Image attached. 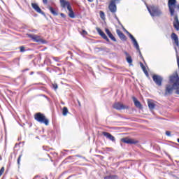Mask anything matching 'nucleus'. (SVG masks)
Returning a JSON list of instances; mask_svg holds the SVG:
<instances>
[{
  "label": "nucleus",
  "mask_w": 179,
  "mask_h": 179,
  "mask_svg": "<svg viewBox=\"0 0 179 179\" xmlns=\"http://www.w3.org/2000/svg\"><path fill=\"white\" fill-rule=\"evenodd\" d=\"M145 5L147 7V9L151 16H160V15H162V11L160 10V9H159V7L154 5L148 6L145 1Z\"/></svg>",
  "instance_id": "1"
},
{
  "label": "nucleus",
  "mask_w": 179,
  "mask_h": 179,
  "mask_svg": "<svg viewBox=\"0 0 179 179\" xmlns=\"http://www.w3.org/2000/svg\"><path fill=\"white\" fill-rule=\"evenodd\" d=\"M34 118L36 121L40 122L41 124H45V125H48L50 124V120L45 117V115L41 113H37L34 115Z\"/></svg>",
  "instance_id": "2"
},
{
  "label": "nucleus",
  "mask_w": 179,
  "mask_h": 179,
  "mask_svg": "<svg viewBox=\"0 0 179 179\" xmlns=\"http://www.w3.org/2000/svg\"><path fill=\"white\" fill-rule=\"evenodd\" d=\"M168 6L171 16H174V12H176L174 8H177V9L179 10V4L177 5V1H169Z\"/></svg>",
  "instance_id": "3"
},
{
  "label": "nucleus",
  "mask_w": 179,
  "mask_h": 179,
  "mask_svg": "<svg viewBox=\"0 0 179 179\" xmlns=\"http://www.w3.org/2000/svg\"><path fill=\"white\" fill-rule=\"evenodd\" d=\"M29 38H31L34 43H38V44H47V41L40 38V36L33 35L31 34H27Z\"/></svg>",
  "instance_id": "4"
},
{
  "label": "nucleus",
  "mask_w": 179,
  "mask_h": 179,
  "mask_svg": "<svg viewBox=\"0 0 179 179\" xmlns=\"http://www.w3.org/2000/svg\"><path fill=\"white\" fill-rule=\"evenodd\" d=\"M152 80L155 82L157 86H162V84L163 83V78L162 76L157 74H154L152 76Z\"/></svg>",
  "instance_id": "5"
},
{
  "label": "nucleus",
  "mask_w": 179,
  "mask_h": 179,
  "mask_svg": "<svg viewBox=\"0 0 179 179\" xmlns=\"http://www.w3.org/2000/svg\"><path fill=\"white\" fill-rule=\"evenodd\" d=\"M113 108L119 111L121 110H128V108H129V107L121 103V102H115L113 105Z\"/></svg>",
  "instance_id": "6"
},
{
  "label": "nucleus",
  "mask_w": 179,
  "mask_h": 179,
  "mask_svg": "<svg viewBox=\"0 0 179 179\" xmlns=\"http://www.w3.org/2000/svg\"><path fill=\"white\" fill-rule=\"evenodd\" d=\"M174 89H176L175 86L171 85L170 84L166 85L164 96H169L170 94H173V91L174 90Z\"/></svg>",
  "instance_id": "7"
},
{
  "label": "nucleus",
  "mask_w": 179,
  "mask_h": 179,
  "mask_svg": "<svg viewBox=\"0 0 179 179\" xmlns=\"http://www.w3.org/2000/svg\"><path fill=\"white\" fill-rule=\"evenodd\" d=\"M121 142H123V143H127L128 145H136L138 141L126 137L121 138Z\"/></svg>",
  "instance_id": "8"
},
{
  "label": "nucleus",
  "mask_w": 179,
  "mask_h": 179,
  "mask_svg": "<svg viewBox=\"0 0 179 179\" xmlns=\"http://www.w3.org/2000/svg\"><path fill=\"white\" fill-rule=\"evenodd\" d=\"M96 30L98 33V34H99V36H101V37H102V38H103V40H106V41H107L108 43H110V39L108 38V37L107 36V35H106V34L104 33V31H103V30H101L100 28L96 27Z\"/></svg>",
  "instance_id": "9"
},
{
  "label": "nucleus",
  "mask_w": 179,
  "mask_h": 179,
  "mask_svg": "<svg viewBox=\"0 0 179 179\" xmlns=\"http://www.w3.org/2000/svg\"><path fill=\"white\" fill-rule=\"evenodd\" d=\"M31 6L33 9L36 10V12H37L38 13H40L41 15H43V16H45V13L41 10V8H40V6H38V4L36 3H32Z\"/></svg>",
  "instance_id": "10"
},
{
  "label": "nucleus",
  "mask_w": 179,
  "mask_h": 179,
  "mask_svg": "<svg viewBox=\"0 0 179 179\" xmlns=\"http://www.w3.org/2000/svg\"><path fill=\"white\" fill-rule=\"evenodd\" d=\"M129 38H131L135 48L137 50V51H139L140 48H139V44L138 43V41H136V39L135 38V37H134V35L131 34H129Z\"/></svg>",
  "instance_id": "11"
},
{
  "label": "nucleus",
  "mask_w": 179,
  "mask_h": 179,
  "mask_svg": "<svg viewBox=\"0 0 179 179\" xmlns=\"http://www.w3.org/2000/svg\"><path fill=\"white\" fill-rule=\"evenodd\" d=\"M108 8L109 10L112 13H115V12H117V5L115 4V1H110Z\"/></svg>",
  "instance_id": "12"
},
{
  "label": "nucleus",
  "mask_w": 179,
  "mask_h": 179,
  "mask_svg": "<svg viewBox=\"0 0 179 179\" xmlns=\"http://www.w3.org/2000/svg\"><path fill=\"white\" fill-rule=\"evenodd\" d=\"M116 33H117L119 38H120V40H122V41H127V36H125V34H124V33H122V31H121V30L117 29Z\"/></svg>",
  "instance_id": "13"
},
{
  "label": "nucleus",
  "mask_w": 179,
  "mask_h": 179,
  "mask_svg": "<svg viewBox=\"0 0 179 179\" xmlns=\"http://www.w3.org/2000/svg\"><path fill=\"white\" fill-rule=\"evenodd\" d=\"M132 99L134 103V106L137 108H139V110H142V108H143V106H142V103H141V101H139L135 96H133Z\"/></svg>",
  "instance_id": "14"
},
{
  "label": "nucleus",
  "mask_w": 179,
  "mask_h": 179,
  "mask_svg": "<svg viewBox=\"0 0 179 179\" xmlns=\"http://www.w3.org/2000/svg\"><path fill=\"white\" fill-rule=\"evenodd\" d=\"M171 40H173L174 43L176 44V47H179V41H178V36H177V34L172 33L171 35Z\"/></svg>",
  "instance_id": "15"
},
{
  "label": "nucleus",
  "mask_w": 179,
  "mask_h": 179,
  "mask_svg": "<svg viewBox=\"0 0 179 179\" xmlns=\"http://www.w3.org/2000/svg\"><path fill=\"white\" fill-rule=\"evenodd\" d=\"M103 135L107 139H109V141H111L112 142H115V137H114V136H112L111 134L106 131H103Z\"/></svg>",
  "instance_id": "16"
},
{
  "label": "nucleus",
  "mask_w": 179,
  "mask_h": 179,
  "mask_svg": "<svg viewBox=\"0 0 179 179\" xmlns=\"http://www.w3.org/2000/svg\"><path fill=\"white\" fill-rule=\"evenodd\" d=\"M105 31H106L107 36L109 37V38H110V40H112V41H115V42L117 41V39L115 38L114 35H113V34L111 33V31H110V29H108V28H106Z\"/></svg>",
  "instance_id": "17"
},
{
  "label": "nucleus",
  "mask_w": 179,
  "mask_h": 179,
  "mask_svg": "<svg viewBox=\"0 0 179 179\" xmlns=\"http://www.w3.org/2000/svg\"><path fill=\"white\" fill-rule=\"evenodd\" d=\"M60 4L62 8H64V9L65 8H66L69 10V8H72V6H71V3L67 1H60Z\"/></svg>",
  "instance_id": "18"
},
{
  "label": "nucleus",
  "mask_w": 179,
  "mask_h": 179,
  "mask_svg": "<svg viewBox=\"0 0 179 179\" xmlns=\"http://www.w3.org/2000/svg\"><path fill=\"white\" fill-rule=\"evenodd\" d=\"M173 27L176 29V30H179V20H178V15H176L174 17L173 20Z\"/></svg>",
  "instance_id": "19"
},
{
  "label": "nucleus",
  "mask_w": 179,
  "mask_h": 179,
  "mask_svg": "<svg viewBox=\"0 0 179 179\" xmlns=\"http://www.w3.org/2000/svg\"><path fill=\"white\" fill-rule=\"evenodd\" d=\"M124 55H126L127 62H128V64H129L130 65H132V57H131V55H129V53H128V52L127 51H124Z\"/></svg>",
  "instance_id": "20"
},
{
  "label": "nucleus",
  "mask_w": 179,
  "mask_h": 179,
  "mask_svg": "<svg viewBox=\"0 0 179 179\" xmlns=\"http://www.w3.org/2000/svg\"><path fill=\"white\" fill-rule=\"evenodd\" d=\"M148 104L150 110H155V107H156V104H155V102H153V100L148 99Z\"/></svg>",
  "instance_id": "21"
},
{
  "label": "nucleus",
  "mask_w": 179,
  "mask_h": 179,
  "mask_svg": "<svg viewBox=\"0 0 179 179\" xmlns=\"http://www.w3.org/2000/svg\"><path fill=\"white\" fill-rule=\"evenodd\" d=\"M48 9H49L53 16H58V12L55 8H52L51 6H48Z\"/></svg>",
  "instance_id": "22"
},
{
  "label": "nucleus",
  "mask_w": 179,
  "mask_h": 179,
  "mask_svg": "<svg viewBox=\"0 0 179 179\" xmlns=\"http://www.w3.org/2000/svg\"><path fill=\"white\" fill-rule=\"evenodd\" d=\"M69 16L71 19H75V13L73 12V9H72V7H69Z\"/></svg>",
  "instance_id": "23"
},
{
  "label": "nucleus",
  "mask_w": 179,
  "mask_h": 179,
  "mask_svg": "<svg viewBox=\"0 0 179 179\" xmlns=\"http://www.w3.org/2000/svg\"><path fill=\"white\" fill-rule=\"evenodd\" d=\"M178 76V74H176V76H171L169 77V82L171 83H175L176 80H177Z\"/></svg>",
  "instance_id": "24"
},
{
  "label": "nucleus",
  "mask_w": 179,
  "mask_h": 179,
  "mask_svg": "<svg viewBox=\"0 0 179 179\" xmlns=\"http://www.w3.org/2000/svg\"><path fill=\"white\" fill-rule=\"evenodd\" d=\"M68 113H69V111L68 110V108L66 106H64L62 109L63 115L66 117V115H68Z\"/></svg>",
  "instance_id": "25"
},
{
  "label": "nucleus",
  "mask_w": 179,
  "mask_h": 179,
  "mask_svg": "<svg viewBox=\"0 0 179 179\" xmlns=\"http://www.w3.org/2000/svg\"><path fill=\"white\" fill-rule=\"evenodd\" d=\"M175 87H179V76H178V78H176V80L175 81V83L172 85Z\"/></svg>",
  "instance_id": "26"
},
{
  "label": "nucleus",
  "mask_w": 179,
  "mask_h": 179,
  "mask_svg": "<svg viewBox=\"0 0 179 179\" xmlns=\"http://www.w3.org/2000/svg\"><path fill=\"white\" fill-rule=\"evenodd\" d=\"M104 179H117V176L115 175L106 176L104 177Z\"/></svg>",
  "instance_id": "27"
},
{
  "label": "nucleus",
  "mask_w": 179,
  "mask_h": 179,
  "mask_svg": "<svg viewBox=\"0 0 179 179\" xmlns=\"http://www.w3.org/2000/svg\"><path fill=\"white\" fill-rule=\"evenodd\" d=\"M99 15L102 20H104L106 19V14L103 11H100Z\"/></svg>",
  "instance_id": "28"
},
{
  "label": "nucleus",
  "mask_w": 179,
  "mask_h": 179,
  "mask_svg": "<svg viewBox=\"0 0 179 179\" xmlns=\"http://www.w3.org/2000/svg\"><path fill=\"white\" fill-rule=\"evenodd\" d=\"M22 159V155H20L18 158H17V163L18 164V166H20V160Z\"/></svg>",
  "instance_id": "29"
},
{
  "label": "nucleus",
  "mask_w": 179,
  "mask_h": 179,
  "mask_svg": "<svg viewBox=\"0 0 179 179\" xmlns=\"http://www.w3.org/2000/svg\"><path fill=\"white\" fill-rule=\"evenodd\" d=\"M20 52H24L26 51V49L24 45L20 47Z\"/></svg>",
  "instance_id": "30"
},
{
  "label": "nucleus",
  "mask_w": 179,
  "mask_h": 179,
  "mask_svg": "<svg viewBox=\"0 0 179 179\" xmlns=\"http://www.w3.org/2000/svg\"><path fill=\"white\" fill-rule=\"evenodd\" d=\"M140 66L143 71H145V69H146V67L145 66V65H143V63L142 62H140Z\"/></svg>",
  "instance_id": "31"
},
{
  "label": "nucleus",
  "mask_w": 179,
  "mask_h": 179,
  "mask_svg": "<svg viewBox=\"0 0 179 179\" xmlns=\"http://www.w3.org/2000/svg\"><path fill=\"white\" fill-rule=\"evenodd\" d=\"M174 90H176V94H179V87H175Z\"/></svg>",
  "instance_id": "32"
},
{
  "label": "nucleus",
  "mask_w": 179,
  "mask_h": 179,
  "mask_svg": "<svg viewBox=\"0 0 179 179\" xmlns=\"http://www.w3.org/2000/svg\"><path fill=\"white\" fill-rule=\"evenodd\" d=\"M3 171H5V168L1 167V169H0V177L1 176H2V174H3Z\"/></svg>",
  "instance_id": "33"
},
{
  "label": "nucleus",
  "mask_w": 179,
  "mask_h": 179,
  "mask_svg": "<svg viewBox=\"0 0 179 179\" xmlns=\"http://www.w3.org/2000/svg\"><path fill=\"white\" fill-rule=\"evenodd\" d=\"M52 87H53L54 90H57L58 89V85L52 84Z\"/></svg>",
  "instance_id": "34"
},
{
  "label": "nucleus",
  "mask_w": 179,
  "mask_h": 179,
  "mask_svg": "<svg viewBox=\"0 0 179 179\" xmlns=\"http://www.w3.org/2000/svg\"><path fill=\"white\" fill-rule=\"evenodd\" d=\"M165 134H166V136H171V131H166L165 132Z\"/></svg>",
  "instance_id": "35"
},
{
  "label": "nucleus",
  "mask_w": 179,
  "mask_h": 179,
  "mask_svg": "<svg viewBox=\"0 0 179 179\" xmlns=\"http://www.w3.org/2000/svg\"><path fill=\"white\" fill-rule=\"evenodd\" d=\"M143 71L144 72L145 76H149V73L148 72V70H146V69H145V70H143Z\"/></svg>",
  "instance_id": "36"
},
{
  "label": "nucleus",
  "mask_w": 179,
  "mask_h": 179,
  "mask_svg": "<svg viewBox=\"0 0 179 179\" xmlns=\"http://www.w3.org/2000/svg\"><path fill=\"white\" fill-rule=\"evenodd\" d=\"M138 51L139 52L140 57L141 58V59H143V61H144L143 56H142V52H141V49H139V50H138Z\"/></svg>",
  "instance_id": "37"
},
{
  "label": "nucleus",
  "mask_w": 179,
  "mask_h": 179,
  "mask_svg": "<svg viewBox=\"0 0 179 179\" xmlns=\"http://www.w3.org/2000/svg\"><path fill=\"white\" fill-rule=\"evenodd\" d=\"M76 157H80V158H81V159H86V157H83V156H82V155H76Z\"/></svg>",
  "instance_id": "38"
},
{
  "label": "nucleus",
  "mask_w": 179,
  "mask_h": 179,
  "mask_svg": "<svg viewBox=\"0 0 179 179\" xmlns=\"http://www.w3.org/2000/svg\"><path fill=\"white\" fill-rule=\"evenodd\" d=\"M60 16H61L62 17H63V19H65V17H66V15H65V14H64V13H60Z\"/></svg>",
  "instance_id": "39"
},
{
  "label": "nucleus",
  "mask_w": 179,
  "mask_h": 179,
  "mask_svg": "<svg viewBox=\"0 0 179 179\" xmlns=\"http://www.w3.org/2000/svg\"><path fill=\"white\" fill-rule=\"evenodd\" d=\"M117 23H118V24H120V26H122V27H124V26H122V24L121 23V22L120 21V19L117 20Z\"/></svg>",
  "instance_id": "40"
},
{
  "label": "nucleus",
  "mask_w": 179,
  "mask_h": 179,
  "mask_svg": "<svg viewBox=\"0 0 179 179\" xmlns=\"http://www.w3.org/2000/svg\"><path fill=\"white\" fill-rule=\"evenodd\" d=\"M123 29L126 31V33H127V34H128V36L129 37V34H131V33H129L128 31H127V29H125V28L123 27Z\"/></svg>",
  "instance_id": "41"
},
{
  "label": "nucleus",
  "mask_w": 179,
  "mask_h": 179,
  "mask_svg": "<svg viewBox=\"0 0 179 179\" xmlns=\"http://www.w3.org/2000/svg\"><path fill=\"white\" fill-rule=\"evenodd\" d=\"M54 61H56V62H58L59 59L58 57H53Z\"/></svg>",
  "instance_id": "42"
},
{
  "label": "nucleus",
  "mask_w": 179,
  "mask_h": 179,
  "mask_svg": "<svg viewBox=\"0 0 179 179\" xmlns=\"http://www.w3.org/2000/svg\"><path fill=\"white\" fill-rule=\"evenodd\" d=\"M43 2L44 5H47L48 3V1H43Z\"/></svg>",
  "instance_id": "43"
},
{
  "label": "nucleus",
  "mask_w": 179,
  "mask_h": 179,
  "mask_svg": "<svg viewBox=\"0 0 179 179\" xmlns=\"http://www.w3.org/2000/svg\"><path fill=\"white\" fill-rule=\"evenodd\" d=\"M115 19H116V20H118V17H117V15H115Z\"/></svg>",
  "instance_id": "44"
},
{
  "label": "nucleus",
  "mask_w": 179,
  "mask_h": 179,
  "mask_svg": "<svg viewBox=\"0 0 179 179\" xmlns=\"http://www.w3.org/2000/svg\"><path fill=\"white\" fill-rule=\"evenodd\" d=\"M175 48V51H176V54L178 52V51H177V48Z\"/></svg>",
  "instance_id": "45"
},
{
  "label": "nucleus",
  "mask_w": 179,
  "mask_h": 179,
  "mask_svg": "<svg viewBox=\"0 0 179 179\" xmlns=\"http://www.w3.org/2000/svg\"><path fill=\"white\" fill-rule=\"evenodd\" d=\"M84 34H87V32L86 31H83Z\"/></svg>",
  "instance_id": "46"
},
{
  "label": "nucleus",
  "mask_w": 179,
  "mask_h": 179,
  "mask_svg": "<svg viewBox=\"0 0 179 179\" xmlns=\"http://www.w3.org/2000/svg\"><path fill=\"white\" fill-rule=\"evenodd\" d=\"M34 73V72L32 71L30 73V75H33Z\"/></svg>",
  "instance_id": "47"
},
{
  "label": "nucleus",
  "mask_w": 179,
  "mask_h": 179,
  "mask_svg": "<svg viewBox=\"0 0 179 179\" xmlns=\"http://www.w3.org/2000/svg\"><path fill=\"white\" fill-rule=\"evenodd\" d=\"M38 177V175L36 176L34 178H37Z\"/></svg>",
  "instance_id": "48"
},
{
  "label": "nucleus",
  "mask_w": 179,
  "mask_h": 179,
  "mask_svg": "<svg viewBox=\"0 0 179 179\" xmlns=\"http://www.w3.org/2000/svg\"><path fill=\"white\" fill-rule=\"evenodd\" d=\"M62 104H63V105H64V104H65V103H64V102H62Z\"/></svg>",
  "instance_id": "49"
},
{
  "label": "nucleus",
  "mask_w": 179,
  "mask_h": 179,
  "mask_svg": "<svg viewBox=\"0 0 179 179\" xmlns=\"http://www.w3.org/2000/svg\"><path fill=\"white\" fill-rule=\"evenodd\" d=\"M78 104H79V106H80V102L78 101Z\"/></svg>",
  "instance_id": "50"
},
{
  "label": "nucleus",
  "mask_w": 179,
  "mask_h": 179,
  "mask_svg": "<svg viewBox=\"0 0 179 179\" xmlns=\"http://www.w3.org/2000/svg\"><path fill=\"white\" fill-rule=\"evenodd\" d=\"M69 54H72V52H69Z\"/></svg>",
  "instance_id": "51"
},
{
  "label": "nucleus",
  "mask_w": 179,
  "mask_h": 179,
  "mask_svg": "<svg viewBox=\"0 0 179 179\" xmlns=\"http://www.w3.org/2000/svg\"><path fill=\"white\" fill-rule=\"evenodd\" d=\"M71 176H69L68 178H71Z\"/></svg>",
  "instance_id": "52"
},
{
  "label": "nucleus",
  "mask_w": 179,
  "mask_h": 179,
  "mask_svg": "<svg viewBox=\"0 0 179 179\" xmlns=\"http://www.w3.org/2000/svg\"><path fill=\"white\" fill-rule=\"evenodd\" d=\"M168 1H176V0H168Z\"/></svg>",
  "instance_id": "53"
},
{
  "label": "nucleus",
  "mask_w": 179,
  "mask_h": 179,
  "mask_svg": "<svg viewBox=\"0 0 179 179\" xmlns=\"http://www.w3.org/2000/svg\"><path fill=\"white\" fill-rule=\"evenodd\" d=\"M113 1H120V0H113Z\"/></svg>",
  "instance_id": "54"
},
{
  "label": "nucleus",
  "mask_w": 179,
  "mask_h": 179,
  "mask_svg": "<svg viewBox=\"0 0 179 179\" xmlns=\"http://www.w3.org/2000/svg\"><path fill=\"white\" fill-rule=\"evenodd\" d=\"M58 66H59V64H57Z\"/></svg>",
  "instance_id": "55"
},
{
  "label": "nucleus",
  "mask_w": 179,
  "mask_h": 179,
  "mask_svg": "<svg viewBox=\"0 0 179 179\" xmlns=\"http://www.w3.org/2000/svg\"><path fill=\"white\" fill-rule=\"evenodd\" d=\"M60 1H65V0H60Z\"/></svg>",
  "instance_id": "56"
},
{
  "label": "nucleus",
  "mask_w": 179,
  "mask_h": 179,
  "mask_svg": "<svg viewBox=\"0 0 179 179\" xmlns=\"http://www.w3.org/2000/svg\"><path fill=\"white\" fill-rule=\"evenodd\" d=\"M43 1H47V0H43Z\"/></svg>",
  "instance_id": "57"
}]
</instances>
